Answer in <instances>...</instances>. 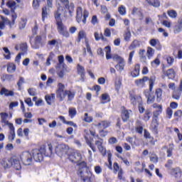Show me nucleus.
Segmentation results:
<instances>
[{
    "label": "nucleus",
    "mask_w": 182,
    "mask_h": 182,
    "mask_svg": "<svg viewBox=\"0 0 182 182\" xmlns=\"http://www.w3.org/2000/svg\"><path fill=\"white\" fill-rule=\"evenodd\" d=\"M62 14H63V7L60 6L54 14L57 22L58 31L60 35H63V36L69 38V32L68 31V28L66 26H65V25H63L62 19H60V15H62Z\"/></svg>",
    "instance_id": "1"
},
{
    "label": "nucleus",
    "mask_w": 182,
    "mask_h": 182,
    "mask_svg": "<svg viewBox=\"0 0 182 182\" xmlns=\"http://www.w3.org/2000/svg\"><path fill=\"white\" fill-rule=\"evenodd\" d=\"M158 43H159V40H156L154 38L151 39L149 41V43H150L151 46H156V45H157Z\"/></svg>",
    "instance_id": "64"
},
{
    "label": "nucleus",
    "mask_w": 182,
    "mask_h": 182,
    "mask_svg": "<svg viewBox=\"0 0 182 182\" xmlns=\"http://www.w3.org/2000/svg\"><path fill=\"white\" fill-rule=\"evenodd\" d=\"M68 159L72 163H77L82 160V155L77 152H73L69 155Z\"/></svg>",
    "instance_id": "12"
},
{
    "label": "nucleus",
    "mask_w": 182,
    "mask_h": 182,
    "mask_svg": "<svg viewBox=\"0 0 182 182\" xmlns=\"http://www.w3.org/2000/svg\"><path fill=\"white\" fill-rule=\"evenodd\" d=\"M27 22H28V20H26V18H21V21H20V23H19V28L21 29H24L25 26H26Z\"/></svg>",
    "instance_id": "43"
},
{
    "label": "nucleus",
    "mask_w": 182,
    "mask_h": 182,
    "mask_svg": "<svg viewBox=\"0 0 182 182\" xmlns=\"http://www.w3.org/2000/svg\"><path fill=\"white\" fill-rule=\"evenodd\" d=\"M55 153L60 157L65 156L69 153V146L65 144H59L55 147Z\"/></svg>",
    "instance_id": "9"
},
{
    "label": "nucleus",
    "mask_w": 182,
    "mask_h": 182,
    "mask_svg": "<svg viewBox=\"0 0 182 182\" xmlns=\"http://www.w3.org/2000/svg\"><path fill=\"white\" fill-rule=\"evenodd\" d=\"M163 149H167L166 153H167V157H171L173 156V151L174 150V146L170 145V147L168 149L166 146H164Z\"/></svg>",
    "instance_id": "31"
},
{
    "label": "nucleus",
    "mask_w": 182,
    "mask_h": 182,
    "mask_svg": "<svg viewBox=\"0 0 182 182\" xmlns=\"http://www.w3.org/2000/svg\"><path fill=\"white\" fill-rule=\"evenodd\" d=\"M46 102L47 104L50 106L52 105V102L55 100V94H51V95H47L45 96Z\"/></svg>",
    "instance_id": "25"
},
{
    "label": "nucleus",
    "mask_w": 182,
    "mask_h": 182,
    "mask_svg": "<svg viewBox=\"0 0 182 182\" xmlns=\"http://www.w3.org/2000/svg\"><path fill=\"white\" fill-rule=\"evenodd\" d=\"M114 58L119 61L117 65H115V68L117 70H118V72H123V70H124L125 65L124 60L119 55H115Z\"/></svg>",
    "instance_id": "11"
},
{
    "label": "nucleus",
    "mask_w": 182,
    "mask_h": 182,
    "mask_svg": "<svg viewBox=\"0 0 182 182\" xmlns=\"http://www.w3.org/2000/svg\"><path fill=\"white\" fill-rule=\"evenodd\" d=\"M151 66H153V68L160 66V59H159V58H156L155 60L151 61Z\"/></svg>",
    "instance_id": "45"
},
{
    "label": "nucleus",
    "mask_w": 182,
    "mask_h": 182,
    "mask_svg": "<svg viewBox=\"0 0 182 182\" xmlns=\"http://www.w3.org/2000/svg\"><path fill=\"white\" fill-rule=\"evenodd\" d=\"M9 141H14L15 140V127H14V124H9Z\"/></svg>",
    "instance_id": "16"
},
{
    "label": "nucleus",
    "mask_w": 182,
    "mask_h": 182,
    "mask_svg": "<svg viewBox=\"0 0 182 182\" xmlns=\"http://www.w3.org/2000/svg\"><path fill=\"white\" fill-rule=\"evenodd\" d=\"M89 16V12L86 10H85L83 11V9H82V7H78L77 9V22H78V23H80V22H82L84 23H86V18H87Z\"/></svg>",
    "instance_id": "7"
},
{
    "label": "nucleus",
    "mask_w": 182,
    "mask_h": 182,
    "mask_svg": "<svg viewBox=\"0 0 182 182\" xmlns=\"http://www.w3.org/2000/svg\"><path fill=\"white\" fill-rule=\"evenodd\" d=\"M24 102L28 105V106H29V107H32V106H33V102H32V99H31V97L26 98Z\"/></svg>",
    "instance_id": "55"
},
{
    "label": "nucleus",
    "mask_w": 182,
    "mask_h": 182,
    "mask_svg": "<svg viewBox=\"0 0 182 182\" xmlns=\"http://www.w3.org/2000/svg\"><path fill=\"white\" fill-rule=\"evenodd\" d=\"M13 77L14 76L12 75L6 74L1 77V80H3V82H5V80H12Z\"/></svg>",
    "instance_id": "49"
},
{
    "label": "nucleus",
    "mask_w": 182,
    "mask_h": 182,
    "mask_svg": "<svg viewBox=\"0 0 182 182\" xmlns=\"http://www.w3.org/2000/svg\"><path fill=\"white\" fill-rule=\"evenodd\" d=\"M140 45H143V43H141V41H139L137 40H135L132 43L131 46H140Z\"/></svg>",
    "instance_id": "63"
},
{
    "label": "nucleus",
    "mask_w": 182,
    "mask_h": 182,
    "mask_svg": "<svg viewBox=\"0 0 182 182\" xmlns=\"http://www.w3.org/2000/svg\"><path fill=\"white\" fill-rule=\"evenodd\" d=\"M118 12L120 15H126V7L124 6H121L118 8Z\"/></svg>",
    "instance_id": "52"
},
{
    "label": "nucleus",
    "mask_w": 182,
    "mask_h": 182,
    "mask_svg": "<svg viewBox=\"0 0 182 182\" xmlns=\"http://www.w3.org/2000/svg\"><path fill=\"white\" fill-rule=\"evenodd\" d=\"M110 126V122L108 121H102L96 124L97 127H100V129H107Z\"/></svg>",
    "instance_id": "24"
},
{
    "label": "nucleus",
    "mask_w": 182,
    "mask_h": 182,
    "mask_svg": "<svg viewBox=\"0 0 182 182\" xmlns=\"http://www.w3.org/2000/svg\"><path fill=\"white\" fill-rule=\"evenodd\" d=\"M165 59L169 66H172L173 63H174V58L173 57L166 56Z\"/></svg>",
    "instance_id": "44"
},
{
    "label": "nucleus",
    "mask_w": 182,
    "mask_h": 182,
    "mask_svg": "<svg viewBox=\"0 0 182 182\" xmlns=\"http://www.w3.org/2000/svg\"><path fill=\"white\" fill-rule=\"evenodd\" d=\"M0 95H1V96H6V97H9V96H14V95H15V92H14L13 90H9L5 87H1V91H0Z\"/></svg>",
    "instance_id": "19"
},
{
    "label": "nucleus",
    "mask_w": 182,
    "mask_h": 182,
    "mask_svg": "<svg viewBox=\"0 0 182 182\" xmlns=\"http://www.w3.org/2000/svg\"><path fill=\"white\" fill-rule=\"evenodd\" d=\"M154 49H153L151 47H148L146 51V56L148 59H151L153 56H154Z\"/></svg>",
    "instance_id": "30"
},
{
    "label": "nucleus",
    "mask_w": 182,
    "mask_h": 182,
    "mask_svg": "<svg viewBox=\"0 0 182 182\" xmlns=\"http://www.w3.org/2000/svg\"><path fill=\"white\" fill-rule=\"evenodd\" d=\"M11 166L16 170H21V162L19 161V159L16 157L11 159Z\"/></svg>",
    "instance_id": "17"
},
{
    "label": "nucleus",
    "mask_w": 182,
    "mask_h": 182,
    "mask_svg": "<svg viewBox=\"0 0 182 182\" xmlns=\"http://www.w3.org/2000/svg\"><path fill=\"white\" fill-rule=\"evenodd\" d=\"M181 31H182V24L178 23L174 26V28H173L174 33H180Z\"/></svg>",
    "instance_id": "41"
},
{
    "label": "nucleus",
    "mask_w": 182,
    "mask_h": 182,
    "mask_svg": "<svg viewBox=\"0 0 182 182\" xmlns=\"http://www.w3.org/2000/svg\"><path fill=\"white\" fill-rule=\"evenodd\" d=\"M105 50L106 52V59H112V55L110 54L112 49L110 48V46H106Z\"/></svg>",
    "instance_id": "37"
},
{
    "label": "nucleus",
    "mask_w": 182,
    "mask_h": 182,
    "mask_svg": "<svg viewBox=\"0 0 182 182\" xmlns=\"http://www.w3.org/2000/svg\"><path fill=\"white\" fill-rule=\"evenodd\" d=\"M151 117V112H150V110H146L144 115V119L145 120V122H149Z\"/></svg>",
    "instance_id": "40"
},
{
    "label": "nucleus",
    "mask_w": 182,
    "mask_h": 182,
    "mask_svg": "<svg viewBox=\"0 0 182 182\" xmlns=\"http://www.w3.org/2000/svg\"><path fill=\"white\" fill-rule=\"evenodd\" d=\"M166 76L168 77V79H174L176 76V73L174 72L173 69H168L166 71Z\"/></svg>",
    "instance_id": "32"
},
{
    "label": "nucleus",
    "mask_w": 182,
    "mask_h": 182,
    "mask_svg": "<svg viewBox=\"0 0 182 182\" xmlns=\"http://www.w3.org/2000/svg\"><path fill=\"white\" fill-rule=\"evenodd\" d=\"M162 24L164 25V26H166V28H171V22L167 20H164Z\"/></svg>",
    "instance_id": "59"
},
{
    "label": "nucleus",
    "mask_w": 182,
    "mask_h": 182,
    "mask_svg": "<svg viewBox=\"0 0 182 182\" xmlns=\"http://www.w3.org/2000/svg\"><path fill=\"white\" fill-rule=\"evenodd\" d=\"M28 92L30 95V96H36V89L35 88H30L28 90Z\"/></svg>",
    "instance_id": "56"
},
{
    "label": "nucleus",
    "mask_w": 182,
    "mask_h": 182,
    "mask_svg": "<svg viewBox=\"0 0 182 182\" xmlns=\"http://www.w3.org/2000/svg\"><path fill=\"white\" fill-rule=\"evenodd\" d=\"M156 82V77L152 76L149 79V91H144L145 97L147 99V105H151L154 103V100H156V97L154 95L151 94V92L153 90V87L154 86V82Z\"/></svg>",
    "instance_id": "5"
},
{
    "label": "nucleus",
    "mask_w": 182,
    "mask_h": 182,
    "mask_svg": "<svg viewBox=\"0 0 182 182\" xmlns=\"http://www.w3.org/2000/svg\"><path fill=\"white\" fill-rule=\"evenodd\" d=\"M60 2L65 6L66 9H68L70 16H72L73 11H75V5L71 3L69 4V0H59Z\"/></svg>",
    "instance_id": "10"
},
{
    "label": "nucleus",
    "mask_w": 182,
    "mask_h": 182,
    "mask_svg": "<svg viewBox=\"0 0 182 182\" xmlns=\"http://www.w3.org/2000/svg\"><path fill=\"white\" fill-rule=\"evenodd\" d=\"M130 113H132V110H127V109H124L122 112V119L123 122H127L129 119H130Z\"/></svg>",
    "instance_id": "20"
},
{
    "label": "nucleus",
    "mask_w": 182,
    "mask_h": 182,
    "mask_svg": "<svg viewBox=\"0 0 182 182\" xmlns=\"http://www.w3.org/2000/svg\"><path fill=\"white\" fill-rule=\"evenodd\" d=\"M168 15L170 16V18H177V12L174 10H171L168 11Z\"/></svg>",
    "instance_id": "46"
},
{
    "label": "nucleus",
    "mask_w": 182,
    "mask_h": 182,
    "mask_svg": "<svg viewBox=\"0 0 182 182\" xmlns=\"http://www.w3.org/2000/svg\"><path fill=\"white\" fill-rule=\"evenodd\" d=\"M171 109H177L178 107V103L176 102H172L170 103V107Z\"/></svg>",
    "instance_id": "62"
},
{
    "label": "nucleus",
    "mask_w": 182,
    "mask_h": 182,
    "mask_svg": "<svg viewBox=\"0 0 182 182\" xmlns=\"http://www.w3.org/2000/svg\"><path fill=\"white\" fill-rule=\"evenodd\" d=\"M94 36L95 38V41H100V39H102V41H106V38H105V37L103 36L102 33H95Z\"/></svg>",
    "instance_id": "39"
},
{
    "label": "nucleus",
    "mask_w": 182,
    "mask_h": 182,
    "mask_svg": "<svg viewBox=\"0 0 182 182\" xmlns=\"http://www.w3.org/2000/svg\"><path fill=\"white\" fill-rule=\"evenodd\" d=\"M65 58L63 55H59L58 56V63L55 66L56 69H59V68H63V65H65Z\"/></svg>",
    "instance_id": "29"
},
{
    "label": "nucleus",
    "mask_w": 182,
    "mask_h": 182,
    "mask_svg": "<svg viewBox=\"0 0 182 182\" xmlns=\"http://www.w3.org/2000/svg\"><path fill=\"white\" fill-rule=\"evenodd\" d=\"M139 58L141 59V62L146 63L147 62V57H146V50H139Z\"/></svg>",
    "instance_id": "28"
},
{
    "label": "nucleus",
    "mask_w": 182,
    "mask_h": 182,
    "mask_svg": "<svg viewBox=\"0 0 182 182\" xmlns=\"http://www.w3.org/2000/svg\"><path fill=\"white\" fill-rule=\"evenodd\" d=\"M69 116L71 119H73L75 116H76L77 112L76 111V108H69Z\"/></svg>",
    "instance_id": "38"
},
{
    "label": "nucleus",
    "mask_w": 182,
    "mask_h": 182,
    "mask_svg": "<svg viewBox=\"0 0 182 182\" xmlns=\"http://www.w3.org/2000/svg\"><path fill=\"white\" fill-rule=\"evenodd\" d=\"M57 70V75L60 77H63V76H65V70H63V67H60Z\"/></svg>",
    "instance_id": "42"
},
{
    "label": "nucleus",
    "mask_w": 182,
    "mask_h": 182,
    "mask_svg": "<svg viewBox=\"0 0 182 182\" xmlns=\"http://www.w3.org/2000/svg\"><path fill=\"white\" fill-rule=\"evenodd\" d=\"M20 159L24 166H31V164H32V161L33 160L32 154L29 151L23 152L20 156Z\"/></svg>",
    "instance_id": "8"
},
{
    "label": "nucleus",
    "mask_w": 182,
    "mask_h": 182,
    "mask_svg": "<svg viewBox=\"0 0 182 182\" xmlns=\"http://www.w3.org/2000/svg\"><path fill=\"white\" fill-rule=\"evenodd\" d=\"M95 146H97L99 151L102 154V156H106V149L103 147V139H98V140L95 141Z\"/></svg>",
    "instance_id": "13"
},
{
    "label": "nucleus",
    "mask_w": 182,
    "mask_h": 182,
    "mask_svg": "<svg viewBox=\"0 0 182 182\" xmlns=\"http://www.w3.org/2000/svg\"><path fill=\"white\" fill-rule=\"evenodd\" d=\"M181 93H182V91H181L180 90L178 89L174 90L172 94L173 99H175L176 100H178L180 97H181Z\"/></svg>",
    "instance_id": "26"
},
{
    "label": "nucleus",
    "mask_w": 182,
    "mask_h": 182,
    "mask_svg": "<svg viewBox=\"0 0 182 182\" xmlns=\"http://www.w3.org/2000/svg\"><path fill=\"white\" fill-rule=\"evenodd\" d=\"M46 153L45 147L41 146L40 149H35L31 151V156L35 161H42L43 160V154Z\"/></svg>",
    "instance_id": "6"
},
{
    "label": "nucleus",
    "mask_w": 182,
    "mask_h": 182,
    "mask_svg": "<svg viewBox=\"0 0 182 182\" xmlns=\"http://www.w3.org/2000/svg\"><path fill=\"white\" fill-rule=\"evenodd\" d=\"M166 114L168 116V119H170L173 116V109H171L170 107H168L166 109Z\"/></svg>",
    "instance_id": "58"
},
{
    "label": "nucleus",
    "mask_w": 182,
    "mask_h": 182,
    "mask_svg": "<svg viewBox=\"0 0 182 182\" xmlns=\"http://www.w3.org/2000/svg\"><path fill=\"white\" fill-rule=\"evenodd\" d=\"M129 99L131 100L132 105H133L134 106H136L137 103H141V97L140 96L134 95L132 93H129Z\"/></svg>",
    "instance_id": "14"
},
{
    "label": "nucleus",
    "mask_w": 182,
    "mask_h": 182,
    "mask_svg": "<svg viewBox=\"0 0 182 182\" xmlns=\"http://www.w3.org/2000/svg\"><path fill=\"white\" fill-rule=\"evenodd\" d=\"M113 167L115 173H117V171H120V168H122L119 166V164H117V162L114 163Z\"/></svg>",
    "instance_id": "60"
},
{
    "label": "nucleus",
    "mask_w": 182,
    "mask_h": 182,
    "mask_svg": "<svg viewBox=\"0 0 182 182\" xmlns=\"http://www.w3.org/2000/svg\"><path fill=\"white\" fill-rule=\"evenodd\" d=\"M152 107L154 109H156V110H154L153 112L154 117L155 118V119L152 121L151 127L154 132H155V133H157V127H159V123L157 122V117H159V116L161 114V113H163V105H159L157 103H154L152 105Z\"/></svg>",
    "instance_id": "4"
},
{
    "label": "nucleus",
    "mask_w": 182,
    "mask_h": 182,
    "mask_svg": "<svg viewBox=\"0 0 182 182\" xmlns=\"http://www.w3.org/2000/svg\"><path fill=\"white\" fill-rule=\"evenodd\" d=\"M77 73L80 75H84L85 74V67H83V66H82L79 64L77 65Z\"/></svg>",
    "instance_id": "47"
},
{
    "label": "nucleus",
    "mask_w": 182,
    "mask_h": 182,
    "mask_svg": "<svg viewBox=\"0 0 182 182\" xmlns=\"http://www.w3.org/2000/svg\"><path fill=\"white\" fill-rule=\"evenodd\" d=\"M156 102H161V96H163V92L161 89L159 88L156 90Z\"/></svg>",
    "instance_id": "35"
},
{
    "label": "nucleus",
    "mask_w": 182,
    "mask_h": 182,
    "mask_svg": "<svg viewBox=\"0 0 182 182\" xmlns=\"http://www.w3.org/2000/svg\"><path fill=\"white\" fill-rule=\"evenodd\" d=\"M79 167L78 173L81 176V182H92V172L87 170L86 162L82 161L77 164Z\"/></svg>",
    "instance_id": "3"
},
{
    "label": "nucleus",
    "mask_w": 182,
    "mask_h": 182,
    "mask_svg": "<svg viewBox=\"0 0 182 182\" xmlns=\"http://www.w3.org/2000/svg\"><path fill=\"white\" fill-rule=\"evenodd\" d=\"M1 166L4 168H9V167L11 166V159H4L1 161Z\"/></svg>",
    "instance_id": "27"
},
{
    "label": "nucleus",
    "mask_w": 182,
    "mask_h": 182,
    "mask_svg": "<svg viewBox=\"0 0 182 182\" xmlns=\"http://www.w3.org/2000/svg\"><path fill=\"white\" fill-rule=\"evenodd\" d=\"M78 39H86V33L84 31H80L79 32Z\"/></svg>",
    "instance_id": "57"
},
{
    "label": "nucleus",
    "mask_w": 182,
    "mask_h": 182,
    "mask_svg": "<svg viewBox=\"0 0 182 182\" xmlns=\"http://www.w3.org/2000/svg\"><path fill=\"white\" fill-rule=\"evenodd\" d=\"M3 50H4L5 53L4 55L5 59L9 60V59H11V51H9V49L6 47L3 48Z\"/></svg>",
    "instance_id": "36"
},
{
    "label": "nucleus",
    "mask_w": 182,
    "mask_h": 182,
    "mask_svg": "<svg viewBox=\"0 0 182 182\" xmlns=\"http://www.w3.org/2000/svg\"><path fill=\"white\" fill-rule=\"evenodd\" d=\"M56 96L60 99V102H63L65 97L68 96V100L71 101L75 99V92L70 90H65V85L62 82H59L57 86Z\"/></svg>",
    "instance_id": "2"
},
{
    "label": "nucleus",
    "mask_w": 182,
    "mask_h": 182,
    "mask_svg": "<svg viewBox=\"0 0 182 182\" xmlns=\"http://www.w3.org/2000/svg\"><path fill=\"white\" fill-rule=\"evenodd\" d=\"M132 14L137 15L139 17V21H143V13H141V10L140 9L134 7L132 11Z\"/></svg>",
    "instance_id": "21"
},
{
    "label": "nucleus",
    "mask_w": 182,
    "mask_h": 182,
    "mask_svg": "<svg viewBox=\"0 0 182 182\" xmlns=\"http://www.w3.org/2000/svg\"><path fill=\"white\" fill-rule=\"evenodd\" d=\"M1 123H4V124H6L9 127V124H13L12 123H10L9 121H8V117L9 114L6 112H1L0 113Z\"/></svg>",
    "instance_id": "18"
},
{
    "label": "nucleus",
    "mask_w": 182,
    "mask_h": 182,
    "mask_svg": "<svg viewBox=\"0 0 182 182\" xmlns=\"http://www.w3.org/2000/svg\"><path fill=\"white\" fill-rule=\"evenodd\" d=\"M41 41H42V38H41V36H36L35 38V45L36 46L41 45Z\"/></svg>",
    "instance_id": "61"
},
{
    "label": "nucleus",
    "mask_w": 182,
    "mask_h": 182,
    "mask_svg": "<svg viewBox=\"0 0 182 182\" xmlns=\"http://www.w3.org/2000/svg\"><path fill=\"white\" fill-rule=\"evenodd\" d=\"M45 18H48V11L46 7H43L42 9V20L44 22Z\"/></svg>",
    "instance_id": "48"
},
{
    "label": "nucleus",
    "mask_w": 182,
    "mask_h": 182,
    "mask_svg": "<svg viewBox=\"0 0 182 182\" xmlns=\"http://www.w3.org/2000/svg\"><path fill=\"white\" fill-rule=\"evenodd\" d=\"M171 174L173 176V177H176V178H178L179 177H181L182 171L180 167H176L171 169Z\"/></svg>",
    "instance_id": "15"
},
{
    "label": "nucleus",
    "mask_w": 182,
    "mask_h": 182,
    "mask_svg": "<svg viewBox=\"0 0 182 182\" xmlns=\"http://www.w3.org/2000/svg\"><path fill=\"white\" fill-rule=\"evenodd\" d=\"M85 139H86L87 144L90 147L92 151H94V153L96 152V147H95V146L92 144V142L90 141V140H89V139H87V137H85Z\"/></svg>",
    "instance_id": "50"
},
{
    "label": "nucleus",
    "mask_w": 182,
    "mask_h": 182,
    "mask_svg": "<svg viewBox=\"0 0 182 182\" xmlns=\"http://www.w3.org/2000/svg\"><path fill=\"white\" fill-rule=\"evenodd\" d=\"M149 5L154 6L155 8H159L160 6V1L159 0H147Z\"/></svg>",
    "instance_id": "34"
},
{
    "label": "nucleus",
    "mask_w": 182,
    "mask_h": 182,
    "mask_svg": "<svg viewBox=\"0 0 182 182\" xmlns=\"http://www.w3.org/2000/svg\"><path fill=\"white\" fill-rule=\"evenodd\" d=\"M84 120L85 122H87V123H92V122H93V118L92 117H89L87 113H85Z\"/></svg>",
    "instance_id": "53"
},
{
    "label": "nucleus",
    "mask_w": 182,
    "mask_h": 182,
    "mask_svg": "<svg viewBox=\"0 0 182 182\" xmlns=\"http://www.w3.org/2000/svg\"><path fill=\"white\" fill-rule=\"evenodd\" d=\"M132 77H137L140 75V64L135 65L134 70L131 73Z\"/></svg>",
    "instance_id": "23"
},
{
    "label": "nucleus",
    "mask_w": 182,
    "mask_h": 182,
    "mask_svg": "<svg viewBox=\"0 0 182 182\" xmlns=\"http://www.w3.org/2000/svg\"><path fill=\"white\" fill-rule=\"evenodd\" d=\"M25 83V78L23 77H20L18 82H17V86H18V90H21V87L22 84Z\"/></svg>",
    "instance_id": "54"
},
{
    "label": "nucleus",
    "mask_w": 182,
    "mask_h": 182,
    "mask_svg": "<svg viewBox=\"0 0 182 182\" xmlns=\"http://www.w3.org/2000/svg\"><path fill=\"white\" fill-rule=\"evenodd\" d=\"M16 70V65L14 63H10L7 66V72L9 73H14Z\"/></svg>",
    "instance_id": "33"
},
{
    "label": "nucleus",
    "mask_w": 182,
    "mask_h": 182,
    "mask_svg": "<svg viewBox=\"0 0 182 182\" xmlns=\"http://www.w3.org/2000/svg\"><path fill=\"white\" fill-rule=\"evenodd\" d=\"M16 6V2L14 1H9L6 3V6H8V8H10L11 9L15 8Z\"/></svg>",
    "instance_id": "51"
},
{
    "label": "nucleus",
    "mask_w": 182,
    "mask_h": 182,
    "mask_svg": "<svg viewBox=\"0 0 182 182\" xmlns=\"http://www.w3.org/2000/svg\"><path fill=\"white\" fill-rule=\"evenodd\" d=\"M149 80V77L144 76L143 78L135 80V85L139 87H143L144 86V82Z\"/></svg>",
    "instance_id": "22"
}]
</instances>
